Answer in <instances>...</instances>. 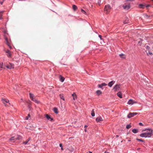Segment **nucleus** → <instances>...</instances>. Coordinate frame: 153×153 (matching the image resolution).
Listing matches in <instances>:
<instances>
[{
	"label": "nucleus",
	"mask_w": 153,
	"mask_h": 153,
	"mask_svg": "<svg viewBox=\"0 0 153 153\" xmlns=\"http://www.w3.org/2000/svg\"><path fill=\"white\" fill-rule=\"evenodd\" d=\"M111 9V6L109 5L108 4L105 6L104 11L105 13L108 14Z\"/></svg>",
	"instance_id": "obj_1"
},
{
	"label": "nucleus",
	"mask_w": 153,
	"mask_h": 153,
	"mask_svg": "<svg viewBox=\"0 0 153 153\" xmlns=\"http://www.w3.org/2000/svg\"><path fill=\"white\" fill-rule=\"evenodd\" d=\"M152 130L151 129H148V131L145 132L146 137H150L152 136Z\"/></svg>",
	"instance_id": "obj_2"
},
{
	"label": "nucleus",
	"mask_w": 153,
	"mask_h": 153,
	"mask_svg": "<svg viewBox=\"0 0 153 153\" xmlns=\"http://www.w3.org/2000/svg\"><path fill=\"white\" fill-rule=\"evenodd\" d=\"M137 114V113L136 112L131 113L130 112L127 115V117L128 118H130L131 117H133L134 115H136Z\"/></svg>",
	"instance_id": "obj_3"
},
{
	"label": "nucleus",
	"mask_w": 153,
	"mask_h": 153,
	"mask_svg": "<svg viewBox=\"0 0 153 153\" xmlns=\"http://www.w3.org/2000/svg\"><path fill=\"white\" fill-rule=\"evenodd\" d=\"M6 67L8 68L11 69L14 68V65L12 63H9L6 66Z\"/></svg>",
	"instance_id": "obj_4"
},
{
	"label": "nucleus",
	"mask_w": 153,
	"mask_h": 153,
	"mask_svg": "<svg viewBox=\"0 0 153 153\" xmlns=\"http://www.w3.org/2000/svg\"><path fill=\"white\" fill-rule=\"evenodd\" d=\"M120 88V85L116 84L114 87L113 89L114 91H116L117 90H119Z\"/></svg>",
	"instance_id": "obj_5"
},
{
	"label": "nucleus",
	"mask_w": 153,
	"mask_h": 153,
	"mask_svg": "<svg viewBox=\"0 0 153 153\" xmlns=\"http://www.w3.org/2000/svg\"><path fill=\"white\" fill-rule=\"evenodd\" d=\"M1 100L5 106H7L5 104L6 103H9L10 104V103H9V100H8L6 99H2Z\"/></svg>",
	"instance_id": "obj_6"
},
{
	"label": "nucleus",
	"mask_w": 153,
	"mask_h": 153,
	"mask_svg": "<svg viewBox=\"0 0 153 153\" xmlns=\"http://www.w3.org/2000/svg\"><path fill=\"white\" fill-rule=\"evenodd\" d=\"M123 23L124 24H129L130 23V22L129 21L128 18L127 17L126 18L125 20H124L123 22Z\"/></svg>",
	"instance_id": "obj_7"
},
{
	"label": "nucleus",
	"mask_w": 153,
	"mask_h": 153,
	"mask_svg": "<svg viewBox=\"0 0 153 153\" xmlns=\"http://www.w3.org/2000/svg\"><path fill=\"white\" fill-rule=\"evenodd\" d=\"M107 84L105 83H103L101 84H99L98 85V87L101 88L102 89H103V87L104 86H105L107 85Z\"/></svg>",
	"instance_id": "obj_8"
},
{
	"label": "nucleus",
	"mask_w": 153,
	"mask_h": 153,
	"mask_svg": "<svg viewBox=\"0 0 153 153\" xmlns=\"http://www.w3.org/2000/svg\"><path fill=\"white\" fill-rule=\"evenodd\" d=\"M136 102L134 101L131 99H130L128 102V104L129 105H132L134 103H136Z\"/></svg>",
	"instance_id": "obj_9"
},
{
	"label": "nucleus",
	"mask_w": 153,
	"mask_h": 153,
	"mask_svg": "<svg viewBox=\"0 0 153 153\" xmlns=\"http://www.w3.org/2000/svg\"><path fill=\"white\" fill-rule=\"evenodd\" d=\"M97 122H100L102 120V118L100 117H97L96 120Z\"/></svg>",
	"instance_id": "obj_10"
},
{
	"label": "nucleus",
	"mask_w": 153,
	"mask_h": 153,
	"mask_svg": "<svg viewBox=\"0 0 153 153\" xmlns=\"http://www.w3.org/2000/svg\"><path fill=\"white\" fill-rule=\"evenodd\" d=\"M5 41H6V44L7 45V46H9V48H11V46L10 45V43L8 41L7 38H5Z\"/></svg>",
	"instance_id": "obj_11"
},
{
	"label": "nucleus",
	"mask_w": 153,
	"mask_h": 153,
	"mask_svg": "<svg viewBox=\"0 0 153 153\" xmlns=\"http://www.w3.org/2000/svg\"><path fill=\"white\" fill-rule=\"evenodd\" d=\"M115 81H112L110 82H109L108 83V86L110 87H111L115 83Z\"/></svg>",
	"instance_id": "obj_12"
},
{
	"label": "nucleus",
	"mask_w": 153,
	"mask_h": 153,
	"mask_svg": "<svg viewBox=\"0 0 153 153\" xmlns=\"http://www.w3.org/2000/svg\"><path fill=\"white\" fill-rule=\"evenodd\" d=\"M123 7L124 9L128 10L130 8V5L129 4H128V5H123Z\"/></svg>",
	"instance_id": "obj_13"
},
{
	"label": "nucleus",
	"mask_w": 153,
	"mask_h": 153,
	"mask_svg": "<svg viewBox=\"0 0 153 153\" xmlns=\"http://www.w3.org/2000/svg\"><path fill=\"white\" fill-rule=\"evenodd\" d=\"M59 78L60 81L62 82H63L65 80V78L61 75L59 76Z\"/></svg>",
	"instance_id": "obj_14"
},
{
	"label": "nucleus",
	"mask_w": 153,
	"mask_h": 153,
	"mask_svg": "<svg viewBox=\"0 0 153 153\" xmlns=\"http://www.w3.org/2000/svg\"><path fill=\"white\" fill-rule=\"evenodd\" d=\"M31 138L30 137H29L28 139H27L26 141H24L23 142V143L25 144H26L30 140Z\"/></svg>",
	"instance_id": "obj_15"
},
{
	"label": "nucleus",
	"mask_w": 153,
	"mask_h": 153,
	"mask_svg": "<svg viewBox=\"0 0 153 153\" xmlns=\"http://www.w3.org/2000/svg\"><path fill=\"white\" fill-rule=\"evenodd\" d=\"M145 7V5L142 4H140L139 5L138 7L140 8H144Z\"/></svg>",
	"instance_id": "obj_16"
},
{
	"label": "nucleus",
	"mask_w": 153,
	"mask_h": 153,
	"mask_svg": "<svg viewBox=\"0 0 153 153\" xmlns=\"http://www.w3.org/2000/svg\"><path fill=\"white\" fill-rule=\"evenodd\" d=\"M117 96L119 97L120 98H122V96L121 92L120 91L118 93H117Z\"/></svg>",
	"instance_id": "obj_17"
},
{
	"label": "nucleus",
	"mask_w": 153,
	"mask_h": 153,
	"mask_svg": "<svg viewBox=\"0 0 153 153\" xmlns=\"http://www.w3.org/2000/svg\"><path fill=\"white\" fill-rule=\"evenodd\" d=\"M60 98L63 100H65V97L62 94H61L59 95Z\"/></svg>",
	"instance_id": "obj_18"
},
{
	"label": "nucleus",
	"mask_w": 153,
	"mask_h": 153,
	"mask_svg": "<svg viewBox=\"0 0 153 153\" xmlns=\"http://www.w3.org/2000/svg\"><path fill=\"white\" fill-rule=\"evenodd\" d=\"M53 111L56 114H57L58 113V110L55 107L53 108Z\"/></svg>",
	"instance_id": "obj_19"
},
{
	"label": "nucleus",
	"mask_w": 153,
	"mask_h": 153,
	"mask_svg": "<svg viewBox=\"0 0 153 153\" xmlns=\"http://www.w3.org/2000/svg\"><path fill=\"white\" fill-rule=\"evenodd\" d=\"M132 132L134 133H136L138 132V129L134 128L132 130Z\"/></svg>",
	"instance_id": "obj_20"
},
{
	"label": "nucleus",
	"mask_w": 153,
	"mask_h": 153,
	"mask_svg": "<svg viewBox=\"0 0 153 153\" xmlns=\"http://www.w3.org/2000/svg\"><path fill=\"white\" fill-rule=\"evenodd\" d=\"M32 100L38 104L39 103V102L35 98H34Z\"/></svg>",
	"instance_id": "obj_21"
},
{
	"label": "nucleus",
	"mask_w": 153,
	"mask_h": 153,
	"mask_svg": "<svg viewBox=\"0 0 153 153\" xmlns=\"http://www.w3.org/2000/svg\"><path fill=\"white\" fill-rule=\"evenodd\" d=\"M140 136L141 137H146V134L145 132L141 134H140Z\"/></svg>",
	"instance_id": "obj_22"
},
{
	"label": "nucleus",
	"mask_w": 153,
	"mask_h": 153,
	"mask_svg": "<svg viewBox=\"0 0 153 153\" xmlns=\"http://www.w3.org/2000/svg\"><path fill=\"white\" fill-rule=\"evenodd\" d=\"M16 137H12L11 138L9 139V140L10 141H12L13 140H16Z\"/></svg>",
	"instance_id": "obj_23"
},
{
	"label": "nucleus",
	"mask_w": 153,
	"mask_h": 153,
	"mask_svg": "<svg viewBox=\"0 0 153 153\" xmlns=\"http://www.w3.org/2000/svg\"><path fill=\"white\" fill-rule=\"evenodd\" d=\"M73 9L74 11H75L77 9V7L75 5H73L72 6Z\"/></svg>",
	"instance_id": "obj_24"
},
{
	"label": "nucleus",
	"mask_w": 153,
	"mask_h": 153,
	"mask_svg": "<svg viewBox=\"0 0 153 153\" xmlns=\"http://www.w3.org/2000/svg\"><path fill=\"white\" fill-rule=\"evenodd\" d=\"M72 96L73 97L74 100H75V99H76V94L74 93L72 94Z\"/></svg>",
	"instance_id": "obj_25"
},
{
	"label": "nucleus",
	"mask_w": 153,
	"mask_h": 153,
	"mask_svg": "<svg viewBox=\"0 0 153 153\" xmlns=\"http://www.w3.org/2000/svg\"><path fill=\"white\" fill-rule=\"evenodd\" d=\"M16 140H20L22 139V137L20 136H18L16 137Z\"/></svg>",
	"instance_id": "obj_26"
},
{
	"label": "nucleus",
	"mask_w": 153,
	"mask_h": 153,
	"mask_svg": "<svg viewBox=\"0 0 153 153\" xmlns=\"http://www.w3.org/2000/svg\"><path fill=\"white\" fill-rule=\"evenodd\" d=\"M29 96L30 98L31 99V100L34 98V95L33 94H32L31 93H30Z\"/></svg>",
	"instance_id": "obj_27"
},
{
	"label": "nucleus",
	"mask_w": 153,
	"mask_h": 153,
	"mask_svg": "<svg viewBox=\"0 0 153 153\" xmlns=\"http://www.w3.org/2000/svg\"><path fill=\"white\" fill-rule=\"evenodd\" d=\"M96 93L98 95H99L102 94V92L100 90H98L96 91Z\"/></svg>",
	"instance_id": "obj_28"
},
{
	"label": "nucleus",
	"mask_w": 153,
	"mask_h": 153,
	"mask_svg": "<svg viewBox=\"0 0 153 153\" xmlns=\"http://www.w3.org/2000/svg\"><path fill=\"white\" fill-rule=\"evenodd\" d=\"M95 113L94 111V109H93L91 111V115L92 117H94L95 116Z\"/></svg>",
	"instance_id": "obj_29"
},
{
	"label": "nucleus",
	"mask_w": 153,
	"mask_h": 153,
	"mask_svg": "<svg viewBox=\"0 0 153 153\" xmlns=\"http://www.w3.org/2000/svg\"><path fill=\"white\" fill-rule=\"evenodd\" d=\"M5 65H3V63L0 64V68H5Z\"/></svg>",
	"instance_id": "obj_30"
},
{
	"label": "nucleus",
	"mask_w": 153,
	"mask_h": 153,
	"mask_svg": "<svg viewBox=\"0 0 153 153\" xmlns=\"http://www.w3.org/2000/svg\"><path fill=\"white\" fill-rule=\"evenodd\" d=\"M46 117L47 118V119L48 120H50V119L51 118L50 116L48 114H46Z\"/></svg>",
	"instance_id": "obj_31"
},
{
	"label": "nucleus",
	"mask_w": 153,
	"mask_h": 153,
	"mask_svg": "<svg viewBox=\"0 0 153 153\" xmlns=\"http://www.w3.org/2000/svg\"><path fill=\"white\" fill-rule=\"evenodd\" d=\"M28 108L29 109L30 111L31 110V105L30 103H29L28 104Z\"/></svg>",
	"instance_id": "obj_32"
},
{
	"label": "nucleus",
	"mask_w": 153,
	"mask_h": 153,
	"mask_svg": "<svg viewBox=\"0 0 153 153\" xmlns=\"http://www.w3.org/2000/svg\"><path fill=\"white\" fill-rule=\"evenodd\" d=\"M120 57L122 58H124L125 57L124 56V54L123 53H121L119 55Z\"/></svg>",
	"instance_id": "obj_33"
},
{
	"label": "nucleus",
	"mask_w": 153,
	"mask_h": 153,
	"mask_svg": "<svg viewBox=\"0 0 153 153\" xmlns=\"http://www.w3.org/2000/svg\"><path fill=\"white\" fill-rule=\"evenodd\" d=\"M126 127L127 129H129L131 127V126L130 124H127L126 125Z\"/></svg>",
	"instance_id": "obj_34"
},
{
	"label": "nucleus",
	"mask_w": 153,
	"mask_h": 153,
	"mask_svg": "<svg viewBox=\"0 0 153 153\" xmlns=\"http://www.w3.org/2000/svg\"><path fill=\"white\" fill-rule=\"evenodd\" d=\"M4 11H1L0 12V19H2V13H3Z\"/></svg>",
	"instance_id": "obj_35"
},
{
	"label": "nucleus",
	"mask_w": 153,
	"mask_h": 153,
	"mask_svg": "<svg viewBox=\"0 0 153 153\" xmlns=\"http://www.w3.org/2000/svg\"><path fill=\"white\" fill-rule=\"evenodd\" d=\"M136 140H138L139 141L144 142V141L141 139H140L137 138H136Z\"/></svg>",
	"instance_id": "obj_36"
},
{
	"label": "nucleus",
	"mask_w": 153,
	"mask_h": 153,
	"mask_svg": "<svg viewBox=\"0 0 153 153\" xmlns=\"http://www.w3.org/2000/svg\"><path fill=\"white\" fill-rule=\"evenodd\" d=\"M30 117V115L29 114H28V116L26 117L25 119L26 120H27L28 119L29 117Z\"/></svg>",
	"instance_id": "obj_37"
},
{
	"label": "nucleus",
	"mask_w": 153,
	"mask_h": 153,
	"mask_svg": "<svg viewBox=\"0 0 153 153\" xmlns=\"http://www.w3.org/2000/svg\"><path fill=\"white\" fill-rule=\"evenodd\" d=\"M81 11L82 13H83L85 14H86V12L83 9H82L81 10Z\"/></svg>",
	"instance_id": "obj_38"
},
{
	"label": "nucleus",
	"mask_w": 153,
	"mask_h": 153,
	"mask_svg": "<svg viewBox=\"0 0 153 153\" xmlns=\"http://www.w3.org/2000/svg\"><path fill=\"white\" fill-rule=\"evenodd\" d=\"M7 56H8V57H11V54L10 52L8 53H7Z\"/></svg>",
	"instance_id": "obj_39"
},
{
	"label": "nucleus",
	"mask_w": 153,
	"mask_h": 153,
	"mask_svg": "<svg viewBox=\"0 0 153 153\" xmlns=\"http://www.w3.org/2000/svg\"><path fill=\"white\" fill-rule=\"evenodd\" d=\"M97 4L99 5H100V4H101V0H98V2H97Z\"/></svg>",
	"instance_id": "obj_40"
},
{
	"label": "nucleus",
	"mask_w": 153,
	"mask_h": 153,
	"mask_svg": "<svg viewBox=\"0 0 153 153\" xmlns=\"http://www.w3.org/2000/svg\"><path fill=\"white\" fill-rule=\"evenodd\" d=\"M145 17H146L147 19H148L149 16L148 15L146 14L145 15Z\"/></svg>",
	"instance_id": "obj_41"
},
{
	"label": "nucleus",
	"mask_w": 153,
	"mask_h": 153,
	"mask_svg": "<svg viewBox=\"0 0 153 153\" xmlns=\"http://www.w3.org/2000/svg\"><path fill=\"white\" fill-rule=\"evenodd\" d=\"M10 52V51H9V50H6V53H9Z\"/></svg>",
	"instance_id": "obj_42"
},
{
	"label": "nucleus",
	"mask_w": 153,
	"mask_h": 153,
	"mask_svg": "<svg viewBox=\"0 0 153 153\" xmlns=\"http://www.w3.org/2000/svg\"><path fill=\"white\" fill-rule=\"evenodd\" d=\"M139 125L141 126H143V123H139Z\"/></svg>",
	"instance_id": "obj_43"
},
{
	"label": "nucleus",
	"mask_w": 153,
	"mask_h": 153,
	"mask_svg": "<svg viewBox=\"0 0 153 153\" xmlns=\"http://www.w3.org/2000/svg\"><path fill=\"white\" fill-rule=\"evenodd\" d=\"M59 146L60 147H61V148H62V143H60L59 144Z\"/></svg>",
	"instance_id": "obj_44"
},
{
	"label": "nucleus",
	"mask_w": 153,
	"mask_h": 153,
	"mask_svg": "<svg viewBox=\"0 0 153 153\" xmlns=\"http://www.w3.org/2000/svg\"><path fill=\"white\" fill-rule=\"evenodd\" d=\"M99 37L101 39H102V36L101 35H99Z\"/></svg>",
	"instance_id": "obj_45"
},
{
	"label": "nucleus",
	"mask_w": 153,
	"mask_h": 153,
	"mask_svg": "<svg viewBox=\"0 0 153 153\" xmlns=\"http://www.w3.org/2000/svg\"><path fill=\"white\" fill-rule=\"evenodd\" d=\"M50 119L51 120L50 121L51 122L53 120V119L51 117V118H50Z\"/></svg>",
	"instance_id": "obj_46"
},
{
	"label": "nucleus",
	"mask_w": 153,
	"mask_h": 153,
	"mask_svg": "<svg viewBox=\"0 0 153 153\" xmlns=\"http://www.w3.org/2000/svg\"><path fill=\"white\" fill-rule=\"evenodd\" d=\"M150 5L148 4V5H146V8H148V7H149L150 6Z\"/></svg>",
	"instance_id": "obj_47"
},
{
	"label": "nucleus",
	"mask_w": 153,
	"mask_h": 153,
	"mask_svg": "<svg viewBox=\"0 0 153 153\" xmlns=\"http://www.w3.org/2000/svg\"><path fill=\"white\" fill-rule=\"evenodd\" d=\"M147 48L149 49V46H146Z\"/></svg>",
	"instance_id": "obj_48"
},
{
	"label": "nucleus",
	"mask_w": 153,
	"mask_h": 153,
	"mask_svg": "<svg viewBox=\"0 0 153 153\" xmlns=\"http://www.w3.org/2000/svg\"><path fill=\"white\" fill-rule=\"evenodd\" d=\"M88 127V126H87V125H85V126H84V128H86Z\"/></svg>",
	"instance_id": "obj_49"
},
{
	"label": "nucleus",
	"mask_w": 153,
	"mask_h": 153,
	"mask_svg": "<svg viewBox=\"0 0 153 153\" xmlns=\"http://www.w3.org/2000/svg\"><path fill=\"white\" fill-rule=\"evenodd\" d=\"M85 132H87V130L86 128H85Z\"/></svg>",
	"instance_id": "obj_50"
},
{
	"label": "nucleus",
	"mask_w": 153,
	"mask_h": 153,
	"mask_svg": "<svg viewBox=\"0 0 153 153\" xmlns=\"http://www.w3.org/2000/svg\"><path fill=\"white\" fill-rule=\"evenodd\" d=\"M61 149H62V150H63V148H62H62H61Z\"/></svg>",
	"instance_id": "obj_51"
},
{
	"label": "nucleus",
	"mask_w": 153,
	"mask_h": 153,
	"mask_svg": "<svg viewBox=\"0 0 153 153\" xmlns=\"http://www.w3.org/2000/svg\"><path fill=\"white\" fill-rule=\"evenodd\" d=\"M116 137H119V136L118 135H116Z\"/></svg>",
	"instance_id": "obj_52"
},
{
	"label": "nucleus",
	"mask_w": 153,
	"mask_h": 153,
	"mask_svg": "<svg viewBox=\"0 0 153 153\" xmlns=\"http://www.w3.org/2000/svg\"><path fill=\"white\" fill-rule=\"evenodd\" d=\"M131 141V140L130 139L128 140V141L129 142L130 141Z\"/></svg>",
	"instance_id": "obj_53"
},
{
	"label": "nucleus",
	"mask_w": 153,
	"mask_h": 153,
	"mask_svg": "<svg viewBox=\"0 0 153 153\" xmlns=\"http://www.w3.org/2000/svg\"><path fill=\"white\" fill-rule=\"evenodd\" d=\"M21 101H23V99H21Z\"/></svg>",
	"instance_id": "obj_54"
},
{
	"label": "nucleus",
	"mask_w": 153,
	"mask_h": 153,
	"mask_svg": "<svg viewBox=\"0 0 153 153\" xmlns=\"http://www.w3.org/2000/svg\"><path fill=\"white\" fill-rule=\"evenodd\" d=\"M0 3L1 4H2V3H3V2H1Z\"/></svg>",
	"instance_id": "obj_55"
},
{
	"label": "nucleus",
	"mask_w": 153,
	"mask_h": 153,
	"mask_svg": "<svg viewBox=\"0 0 153 153\" xmlns=\"http://www.w3.org/2000/svg\"><path fill=\"white\" fill-rule=\"evenodd\" d=\"M90 152V153H92V152H90H90Z\"/></svg>",
	"instance_id": "obj_56"
},
{
	"label": "nucleus",
	"mask_w": 153,
	"mask_h": 153,
	"mask_svg": "<svg viewBox=\"0 0 153 153\" xmlns=\"http://www.w3.org/2000/svg\"><path fill=\"white\" fill-rule=\"evenodd\" d=\"M140 149V148H138V149Z\"/></svg>",
	"instance_id": "obj_57"
},
{
	"label": "nucleus",
	"mask_w": 153,
	"mask_h": 153,
	"mask_svg": "<svg viewBox=\"0 0 153 153\" xmlns=\"http://www.w3.org/2000/svg\"><path fill=\"white\" fill-rule=\"evenodd\" d=\"M150 54H152V53H150Z\"/></svg>",
	"instance_id": "obj_58"
}]
</instances>
